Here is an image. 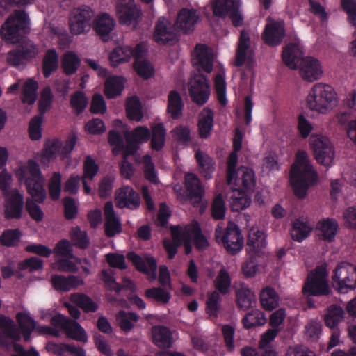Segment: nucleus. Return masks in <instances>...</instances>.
I'll list each match as a JSON object with an SVG mask.
<instances>
[{"instance_id":"f257e3e1","label":"nucleus","mask_w":356,"mask_h":356,"mask_svg":"<svg viewBox=\"0 0 356 356\" xmlns=\"http://www.w3.org/2000/svg\"><path fill=\"white\" fill-rule=\"evenodd\" d=\"M15 175L20 183L26 185L28 193L33 199L27 200L26 210L32 219L40 222L44 218V213L36 202L42 203L47 193L44 187V178L39 165L33 159H29L26 165H20L15 170Z\"/></svg>"},{"instance_id":"f03ea898","label":"nucleus","mask_w":356,"mask_h":356,"mask_svg":"<svg viewBox=\"0 0 356 356\" xmlns=\"http://www.w3.org/2000/svg\"><path fill=\"white\" fill-rule=\"evenodd\" d=\"M318 181V174L314 169L306 152L298 150L296 161L290 170V182L295 195L305 198L309 188Z\"/></svg>"},{"instance_id":"7ed1b4c3","label":"nucleus","mask_w":356,"mask_h":356,"mask_svg":"<svg viewBox=\"0 0 356 356\" xmlns=\"http://www.w3.org/2000/svg\"><path fill=\"white\" fill-rule=\"evenodd\" d=\"M282 57L285 65L291 69L299 67L302 78L307 81L318 80L323 73L319 61L311 56L302 57V52L296 44L286 45Z\"/></svg>"},{"instance_id":"20e7f679","label":"nucleus","mask_w":356,"mask_h":356,"mask_svg":"<svg viewBox=\"0 0 356 356\" xmlns=\"http://www.w3.org/2000/svg\"><path fill=\"white\" fill-rule=\"evenodd\" d=\"M16 318L19 328L10 318L0 314V328L3 334L15 342L19 341L22 334L24 341H29L33 331L36 329L35 320L25 312H18Z\"/></svg>"},{"instance_id":"39448f33","label":"nucleus","mask_w":356,"mask_h":356,"mask_svg":"<svg viewBox=\"0 0 356 356\" xmlns=\"http://www.w3.org/2000/svg\"><path fill=\"white\" fill-rule=\"evenodd\" d=\"M29 31V16L24 10H15L2 24L0 34L8 43H19Z\"/></svg>"},{"instance_id":"423d86ee","label":"nucleus","mask_w":356,"mask_h":356,"mask_svg":"<svg viewBox=\"0 0 356 356\" xmlns=\"http://www.w3.org/2000/svg\"><path fill=\"white\" fill-rule=\"evenodd\" d=\"M337 93L328 84L317 83L313 86L307 97L308 107L320 113H326L337 104Z\"/></svg>"},{"instance_id":"0eeeda50","label":"nucleus","mask_w":356,"mask_h":356,"mask_svg":"<svg viewBox=\"0 0 356 356\" xmlns=\"http://www.w3.org/2000/svg\"><path fill=\"white\" fill-rule=\"evenodd\" d=\"M216 240L222 243L228 253L235 254L243 245V238L238 226L232 222L228 223L227 228L223 229L219 225L215 230Z\"/></svg>"},{"instance_id":"6e6552de","label":"nucleus","mask_w":356,"mask_h":356,"mask_svg":"<svg viewBox=\"0 0 356 356\" xmlns=\"http://www.w3.org/2000/svg\"><path fill=\"white\" fill-rule=\"evenodd\" d=\"M334 288L341 293H347L356 288V266L348 262L339 263L332 276Z\"/></svg>"},{"instance_id":"1a4fd4ad","label":"nucleus","mask_w":356,"mask_h":356,"mask_svg":"<svg viewBox=\"0 0 356 356\" xmlns=\"http://www.w3.org/2000/svg\"><path fill=\"white\" fill-rule=\"evenodd\" d=\"M309 145L316 161L330 166L334 159V147L328 138L322 135H312Z\"/></svg>"},{"instance_id":"9d476101","label":"nucleus","mask_w":356,"mask_h":356,"mask_svg":"<svg viewBox=\"0 0 356 356\" xmlns=\"http://www.w3.org/2000/svg\"><path fill=\"white\" fill-rule=\"evenodd\" d=\"M325 268L317 267L308 276L303 287V293L307 296H327L330 293V289L326 280Z\"/></svg>"},{"instance_id":"9b49d317","label":"nucleus","mask_w":356,"mask_h":356,"mask_svg":"<svg viewBox=\"0 0 356 356\" xmlns=\"http://www.w3.org/2000/svg\"><path fill=\"white\" fill-rule=\"evenodd\" d=\"M188 85L192 101L200 106L206 104L211 94L210 84L207 76L202 74L200 69L191 76Z\"/></svg>"},{"instance_id":"f8f14e48","label":"nucleus","mask_w":356,"mask_h":356,"mask_svg":"<svg viewBox=\"0 0 356 356\" xmlns=\"http://www.w3.org/2000/svg\"><path fill=\"white\" fill-rule=\"evenodd\" d=\"M92 10L87 6H82L74 9L69 19L70 30L73 35H79L88 31L90 21L93 17Z\"/></svg>"},{"instance_id":"ddd939ff","label":"nucleus","mask_w":356,"mask_h":356,"mask_svg":"<svg viewBox=\"0 0 356 356\" xmlns=\"http://www.w3.org/2000/svg\"><path fill=\"white\" fill-rule=\"evenodd\" d=\"M51 324L64 330L67 337L80 342H86L88 337L85 330L76 321L58 314L51 319Z\"/></svg>"},{"instance_id":"4468645a","label":"nucleus","mask_w":356,"mask_h":356,"mask_svg":"<svg viewBox=\"0 0 356 356\" xmlns=\"http://www.w3.org/2000/svg\"><path fill=\"white\" fill-rule=\"evenodd\" d=\"M153 38L159 44L174 43L177 40L175 28L164 17H159L156 23Z\"/></svg>"},{"instance_id":"2eb2a0df","label":"nucleus","mask_w":356,"mask_h":356,"mask_svg":"<svg viewBox=\"0 0 356 356\" xmlns=\"http://www.w3.org/2000/svg\"><path fill=\"white\" fill-rule=\"evenodd\" d=\"M116 206L120 209H137L140 205V198L138 193L129 186L121 187L115 194Z\"/></svg>"},{"instance_id":"dca6fc26","label":"nucleus","mask_w":356,"mask_h":356,"mask_svg":"<svg viewBox=\"0 0 356 356\" xmlns=\"http://www.w3.org/2000/svg\"><path fill=\"white\" fill-rule=\"evenodd\" d=\"M116 12L121 24L138 22L141 15L134 0H120L116 5Z\"/></svg>"},{"instance_id":"f3484780","label":"nucleus","mask_w":356,"mask_h":356,"mask_svg":"<svg viewBox=\"0 0 356 356\" xmlns=\"http://www.w3.org/2000/svg\"><path fill=\"white\" fill-rule=\"evenodd\" d=\"M104 212L105 216L104 232L108 238L114 237L122 232V227L120 219L116 216L112 202H107L104 204Z\"/></svg>"},{"instance_id":"a211bd4d","label":"nucleus","mask_w":356,"mask_h":356,"mask_svg":"<svg viewBox=\"0 0 356 356\" xmlns=\"http://www.w3.org/2000/svg\"><path fill=\"white\" fill-rule=\"evenodd\" d=\"M127 258L138 271L147 275L153 280L156 278L157 266L154 257H148L145 261L136 252H129L127 254Z\"/></svg>"},{"instance_id":"6ab92c4d","label":"nucleus","mask_w":356,"mask_h":356,"mask_svg":"<svg viewBox=\"0 0 356 356\" xmlns=\"http://www.w3.org/2000/svg\"><path fill=\"white\" fill-rule=\"evenodd\" d=\"M284 35L285 30L283 24L273 22L266 25L262 39L266 44L274 47L282 43Z\"/></svg>"},{"instance_id":"aec40b11","label":"nucleus","mask_w":356,"mask_h":356,"mask_svg":"<svg viewBox=\"0 0 356 356\" xmlns=\"http://www.w3.org/2000/svg\"><path fill=\"white\" fill-rule=\"evenodd\" d=\"M199 18L195 9L183 8L178 13L175 25L177 29L186 33L193 30L194 25L197 22Z\"/></svg>"},{"instance_id":"412c9836","label":"nucleus","mask_w":356,"mask_h":356,"mask_svg":"<svg viewBox=\"0 0 356 356\" xmlns=\"http://www.w3.org/2000/svg\"><path fill=\"white\" fill-rule=\"evenodd\" d=\"M115 25V21L113 17L108 13H102L95 19L94 29L102 41L107 42Z\"/></svg>"},{"instance_id":"4be33fe9","label":"nucleus","mask_w":356,"mask_h":356,"mask_svg":"<svg viewBox=\"0 0 356 356\" xmlns=\"http://www.w3.org/2000/svg\"><path fill=\"white\" fill-rule=\"evenodd\" d=\"M185 188L189 200L195 203L201 202L204 191L200 179L193 173L185 175Z\"/></svg>"},{"instance_id":"5701e85b","label":"nucleus","mask_w":356,"mask_h":356,"mask_svg":"<svg viewBox=\"0 0 356 356\" xmlns=\"http://www.w3.org/2000/svg\"><path fill=\"white\" fill-rule=\"evenodd\" d=\"M195 51L196 56L194 58V65H198L200 69L207 73L211 72L213 66V56L208 47L197 44L195 46Z\"/></svg>"},{"instance_id":"b1692460","label":"nucleus","mask_w":356,"mask_h":356,"mask_svg":"<svg viewBox=\"0 0 356 356\" xmlns=\"http://www.w3.org/2000/svg\"><path fill=\"white\" fill-rule=\"evenodd\" d=\"M51 282L54 289L60 292L69 291L83 284L81 277L72 275L67 277L62 275H54L51 276Z\"/></svg>"},{"instance_id":"393cba45","label":"nucleus","mask_w":356,"mask_h":356,"mask_svg":"<svg viewBox=\"0 0 356 356\" xmlns=\"http://www.w3.org/2000/svg\"><path fill=\"white\" fill-rule=\"evenodd\" d=\"M24 197L17 191L7 200L5 217L7 219H19L22 216Z\"/></svg>"},{"instance_id":"a878e982","label":"nucleus","mask_w":356,"mask_h":356,"mask_svg":"<svg viewBox=\"0 0 356 356\" xmlns=\"http://www.w3.org/2000/svg\"><path fill=\"white\" fill-rule=\"evenodd\" d=\"M213 111L209 107L204 108L200 113L197 127L201 138H207L211 135L213 127Z\"/></svg>"},{"instance_id":"bb28decb","label":"nucleus","mask_w":356,"mask_h":356,"mask_svg":"<svg viewBox=\"0 0 356 356\" xmlns=\"http://www.w3.org/2000/svg\"><path fill=\"white\" fill-rule=\"evenodd\" d=\"M184 104L181 95L177 90L170 91L168 96L167 112L173 120L179 119L182 116Z\"/></svg>"},{"instance_id":"cd10ccee","label":"nucleus","mask_w":356,"mask_h":356,"mask_svg":"<svg viewBox=\"0 0 356 356\" xmlns=\"http://www.w3.org/2000/svg\"><path fill=\"white\" fill-rule=\"evenodd\" d=\"M200 173L207 179H209L216 169V163L208 154H204L198 149L195 154Z\"/></svg>"},{"instance_id":"c85d7f7f","label":"nucleus","mask_w":356,"mask_h":356,"mask_svg":"<svg viewBox=\"0 0 356 356\" xmlns=\"http://www.w3.org/2000/svg\"><path fill=\"white\" fill-rule=\"evenodd\" d=\"M59 66V57L55 49H47L44 55L42 63V74L44 78H49Z\"/></svg>"},{"instance_id":"c756f323","label":"nucleus","mask_w":356,"mask_h":356,"mask_svg":"<svg viewBox=\"0 0 356 356\" xmlns=\"http://www.w3.org/2000/svg\"><path fill=\"white\" fill-rule=\"evenodd\" d=\"M312 231V227L308 221L299 218L296 219L292 223L291 236L295 241L302 242L310 235Z\"/></svg>"},{"instance_id":"7c9ffc66","label":"nucleus","mask_w":356,"mask_h":356,"mask_svg":"<svg viewBox=\"0 0 356 356\" xmlns=\"http://www.w3.org/2000/svg\"><path fill=\"white\" fill-rule=\"evenodd\" d=\"M154 343L161 348H170L172 343L170 330L165 326L155 327L152 329Z\"/></svg>"},{"instance_id":"2f4dec72","label":"nucleus","mask_w":356,"mask_h":356,"mask_svg":"<svg viewBox=\"0 0 356 356\" xmlns=\"http://www.w3.org/2000/svg\"><path fill=\"white\" fill-rule=\"evenodd\" d=\"M61 146V141L57 138L47 140L42 151L40 162L43 165H48L56 157Z\"/></svg>"},{"instance_id":"473e14b6","label":"nucleus","mask_w":356,"mask_h":356,"mask_svg":"<svg viewBox=\"0 0 356 356\" xmlns=\"http://www.w3.org/2000/svg\"><path fill=\"white\" fill-rule=\"evenodd\" d=\"M260 303L265 310L272 311L278 306L279 296L273 288L266 286L260 292Z\"/></svg>"},{"instance_id":"72a5a7b5","label":"nucleus","mask_w":356,"mask_h":356,"mask_svg":"<svg viewBox=\"0 0 356 356\" xmlns=\"http://www.w3.org/2000/svg\"><path fill=\"white\" fill-rule=\"evenodd\" d=\"M250 37L248 33L242 31L240 34L235 56L234 65L236 67H241L245 63L247 56V51L250 47Z\"/></svg>"},{"instance_id":"f704fd0d","label":"nucleus","mask_w":356,"mask_h":356,"mask_svg":"<svg viewBox=\"0 0 356 356\" xmlns=\"http://www.w3.org/2000/svg\"><path fill=\"white\" fill-rule=\"evenodd\" d=\"M317 227L325 241L331 242L334 240L338 228L336 220L333 218L323 219L318 222Z\"/></svg>"},{"instance_id":"c9c22d12","label":"nucleus","mask_w":356,"mask_h":356,"mask_svg":"<svg viewBox=\"0 0 356 356\" xmlns=\"http://www.w3.org/2000/svg\"><path fill=\"white\" fill-rule=\"evenodd\" d=\"M139 318L136 313L124 310H120L116 316V319L120 329L126 333L130 332L134 328V324L138 321Z\"/></svg>"},{"instance_id":"e433bc0d","label":"nucleus","mask_w":356,"mask_h":356,"mask_svg":"<svg viewBox=\"0 0 356 356\" xmlns=\"http://www.w3.org/2000/svg\"><path fill=\"white\" fill-rule=\"evenodd\" d=\"M241 181L244 191H251L255 186V178L254 171L244 166L237 170L236 181ZM236 181L233 183L235 184Z\"/></svg>"},{"instance_id":"4c0bfd02","label":"nucleus","mask_w":356,"mask_h":356,"mask_svg":"<svg viewBox=\"0 0 356 356\" xmlns=\"http://www.w3.org/2000/svg\"><path fill=\"white\" fill-rule=\"evenodd\" d=\"M166 129L163 123H157L152 127L151 147L156 151L161 150L165 145Z\"/></svg>"},{"instance_id":"58836bf2","label":"nucleus","mask_w":356,"mask_h":356,"mask_svg":"<svg viewBox=\"0 0 356 356\" xmlns=\"http://www.w3.org/2000/svg\"><path fill=\"white\" fill-rule=\"evenodd\" d=\"M343 316L344 311L342 307L332 305L328 307L327 314L325 315V324L331 329H335Z\"/></svg>"},{"instance_id":"ea45409f","label":"nucleus","mask_w":356,"mask_h":356,"mask_svg":"<svg viewBox=\"0 0 356 356\" xmlns=\"http://www.w3.org/2000/svg\"><path fill=\"white\" fill-rule=\"evenodd\" d=\"M131 58V47L119 46L113 49L109 55V60L113 67L120 63L128 62Z\"/></svg>"},{"instance_id":"a19ab883","label":"nucleus","mask_w":356,"mask_h":356,"mask_svg":"<svg viewBox=\"0 0 356 356\" xmlns=\"http://www.w3.org/2000/svg\"><path fill=\"white\" fill-rule=\"evenodd\" d=\"M80 59L73 51L66 52L62 58L61 65L63 72L66 75H72L75 74L80 65Z\"/></svg>"},{"instance_id":"79ce46f5","label":"nucleus","mask_w":356,"mask_h":356,"mask_svg":"<svg viewBox=\"0 0 356 356\" xmlns=\"http://www.w3.org/2000/svg\"><path fill=\"white\" fill-rule=\"evenodd\" d=\"M266 322L264 313L259 309H253L248 312L242 320L245 329L264 325Z\"/></svg>"},{"instance_id":"37998d69","label":"nucleus","mask_w":356,"mask_h":356,"mask_svg":"<svg viewBox=\"0 0 356 356\" xmlns=\"http://www.w3.org/2000/svg\"><path fill=\"white\" fill-rule=\"evenodd\" d=\"M70 299L85 312H95L98 309L97 304L86 294L73 293L71 295Z\"/></svg>"},{"instance_id":"c03bdc74","label":"nucleus","mask_w":356,"mask_h":356,"mask_svg":"<svg viewBox=\"0 0 356 356\" xmlns=\"http://www.w3.org/2000/svg\"><path fill=\"white\" fill-rule=\"evenodd\" d=\"M38 88V83L33 79L27 80L23 86L22 101L23 103L32 105L35 103L37 98V90Z\"/></svg>"},{"instance_id":"a18cd8bd","label":"nucleus","mask_w":356,"mask_h":356,"mask_svg":"<svg viewBox=\"0 0 356 356\" xmlns=\"http://www.w3.org/2000/svg\"><path fill=\"white\" fill-rule=\"evenodd\" d=\"M247 245L251 247L253 251L259 252L266 245L264 233L254 228L250 229L248 236Z\"/></svg>"},{"instance_id":"49530a36","label":"nucleus","mask_w":356,"mask_h":356,"mask_svg":"<svg viewBox=\"0 0 356 356\" xmlns=\"http://www.w3.org/2000/svg\"><path fill=\"white\" fill-rule=\"evenodd\" d=\"M124 89V85L118 76H112L106 79L104 86V94L109 98H115L120 95Z\"/></svg>"},{"instance_id":"de8ad7c7","label":"nucleus","mask_w":356,"mask_h":356,"mask_svg":"<svg viewBox=\"0 0 356 356\" xmlns=\"http://www.w3.org/2000/svg\"><path fill=\"white\" fill-rule=\"evenodd\" d=\"M126 113L130 120L140 121L143 118L141 104L137 96L129 98L126 104Z\"/></svg>"},{"instance_id":"09e8293b","label":"nucleus","mask_w":356,"mask_h":356,"mask_svg":"<svg viewBox=\"0 0 356 356\" xmlns=\"http://www.w3.org/2000/svg\"><path fill=\"white\" fill-rule=\"evenodd\" d=\"M143 170L146 180L154 184L159 183V180L154 163L152 161V156L149 154L143 156Z\"/></svg>"},{"instance_id":"8fccbe9b","label":"nucleus","mask_w":356,"mask_h":356,"mask_svg":"<svg viewBox=\"0 0 356 356\" xmlns=\"http://www.w3.org/2000/svg\"><path fill=\"white\" fill-rule=\"evenodd\" d=\"M190 231L191 241L193 239L195 247L197 250H203L209 246V242L197 222L190 225Z\"/></svg>"},{"instance_id":"3c124183","label":"nucleus","mask_w":356,"mask_h":356,"mask_svg":"<svg viewBox=\"0 0 356 356\" xmlns=\"http://www.w3.org/2000/svg\"><path fill=\"white\" fill-rule=\"evenodd\" d=\"M236 300L238 307L243 310L252 307L256 303L254 295L247 288H242L237 291Z\"/></svg>"},{"instance_id":"603ef678","label":"nucleus","mask_w":356,"mask_h":356,"mask_svg":"<svg viewBox=\"0 0 356 356\" xmlns=\"http://www.w3.org/2000/svg\"><path fill=\"white\" fill-rule=\"evenodd\" d=\"M214 286L219 293L226 295L231 285V278L228 272L222 268L219 270L214 282Z\"/></svg>"},{"instance_id":"864d4df0","label":"nucleus","mask_w":356,"mask_h":356,"mask_svg":"<svg viewBox=\"0 0 356 356\" xmlns=\"http://www.w3.org/2000/svg\"><path fill=\"white\" fill-rule=\"evenodd\" d=\"M22 232L19 229H6L0 236V243L6 247H15L20 241Z\"/></svg>"},{"instance_id":"5fc2aeb1","label":"nucleus","mask_w":356,"mask_h":356,"mask_svg":"<svg viewBox=\"0 0 356 356\" xmlns=\"http://www.w3.org/2000/svg\"><path fill=\"white\" fill-rule=\"evenodd\" d=\"M238 196L234 193L232 197L231 207L232 211H239L247 208L250 204V199L248 197L245 191L243 189H236Z\"/></svg>"},{"instance_id":"6e6d98bb","label":"nucleus","mask_w":356,"mask_h":356,"mask_svg":"<svg viewBox=\"0 0 356 356\" xmlns=\"http://www.w3.org/2000/svg\"><path fill=\"white\" fill-rule=\"evenodd\" d=\"M62 176L59 172L53 173L50 178L48 189L50 198L56 201L59 200L61 193Z\"/></svg>"},{"instance_id":"4d7b16f0","label":"nucleus","mask_w":356,"mask_h":356,"mask_svg":"<svg viewBox=\"0 0 356 356\" xmlns=\"http://www.w3.org/2000/svg\"><path fill=\"white\" fill-rule=\"evenodd\" d=\"M71 241L75 247L82 250L86 249L90 244L86 232L82 231L79 227L72 229Z\"/></svg>"},{"instance_id":"13d9d810","label":"nucleus","mask_w":356,"mask_h":356,"mask_svg":"<svg viewBox=\"0 0 356 356\" xmlns=\"http://www.w3.org/2000/svg\"><path fill=\"white\" fill-rule=\"evenodd\" d=\"M211 216L215 220H222L225 216L226 207L222 195H216L211 207Z\"/></svg>"},{"instance_id":"bf43d9fd","label":"nucleus","mask_w":356,"mask_h":356,"mask_svg":"<svg viewBox=\"0 0 356 356\" xmlns=\"http://www.w3.org/2000/svg\"><path fill=\"white\" fill-rule=\"evenodd\" d=\"M220 301L221 298L218 292L213 291L209 293L206 302L207 313L210 316L217 317L220 308Z\"/></svg>"},{"instance_id":"052dcab7","label":"nucleus","mask_w":356,"mask_h":356,"mask_svg":"<svg viewBox=\"0 0 356 356\" xmlns=\"http://www.w3.org/2000/svg\"><path fill=\"white\" fill-rule=\"evenodd\" d=\"M238 152V151L233 150L227 159V181L229 185L236 181Z\"/></svg>"},{"instance_id":"680f3d73","label":"nucleus","mask_w":356,"mask_h":356,"mask_svg":"<svg viewBox=\"0 0 356 356\" xmlns=\"http://www.w3.org/2000/svg\"><path fill=\"white\" fill-rule=\"evenodd\" d=\"M99 170V165L96 163L94 159L91 156H86L83 165V176L81 178L88 179L90 181L93 180Z\"/></svg>"},{"instance_id":"e2e57ef3","label":"nucleus","mask_w":356,"mask_h":356,"mask_svg":"<svg viewBox=\"0 0 356 356\" xmlns=\"http://www.w3.org/2000/svg\"><path fill=\"white\" fill-rule=\"evenodd\" d=\"M145 297L154 299L158 302L166 304L169 302L171 295L161 287H153L145 291Z\"/></svg>"},{"instance_id":"0e129e2a","label":"nucleus","mask_w":356,"mask_h":356,"mask_svg":"<svg viewBox=\"0 0 356 356\" xmlns=\"http://www.w3.org/2000/svg\"><path fill=\"white\" fill-rule=\"evenodd\" d=\"M134 69L139 76L148 79L154 76V70L147 60H137L134 63Z\"/></svg>"},{"instance_id":"69168bd1","label":"nucleus","mask_w":356,"mask_h":356,"mask_svg":"<svg viewBox=\"0 0 356 356\" xmlns=\"http://www.w3.org/2000/svg\"><path fill=\"white\" fill-rule=\"evenodd\" d=\"M54 95L49 86L44 87L41 91L38 102V109L40 115H43L51 107Z\"/></svg>"},{"instance_id":"338daca9","label":"nucleus","mask_w":356,"mask_h":356,"mask_svg":"<svg viewBox=\"0 0 356 356\" xmlns=\"http://www.w3.org/2000/svg\"><path fill=\"white\" fill-rule=\"evenodd\" d=\"M87 104L88 98L83 92L76 91L71 95L70 106L77 115L81 114L85 110Z\"/></svg>"},{"instance_id":"774afa93","label":"nucleus","mask_w":356,"mask_h":356,"mask_svg":"<svg viewBox=\"0 0 356 356\" xmlns=\"http://www.w3.org/2000/svg\"><path fill=\"white\" fill-rule=\"evenodd\" d=\"M43 261L36 257H31L18 263V268L21 270H29L33 273L43 268Z\"/></svg>"}]
</instances>
